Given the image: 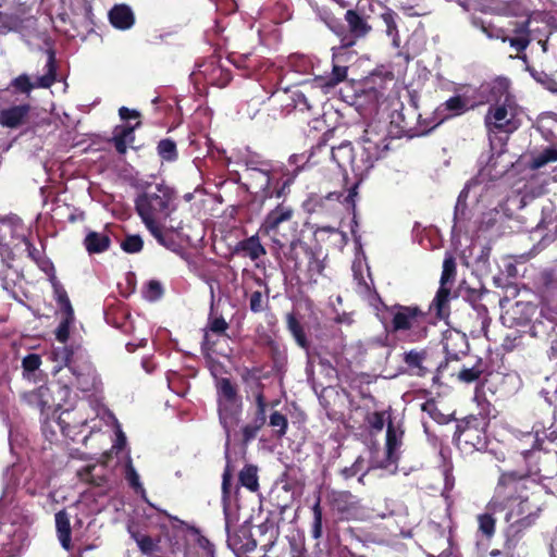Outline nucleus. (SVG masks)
Returning <instances> with one entry per match:
<instances>
[{
	"instance_id": "obj_42",
	"label": "nucleus",
	"mask_w": 557,
	"mask_h": 557,
	"mask_svg": "<svg viewBox=\"0 0 557 557\" xmlns=\"http://www.w3.org/2000/svg\"><path fill=\"white\" fill-rule=\"evenodd\" d=\"M313 524H312V536L319 539L322 535V510L320 507V500H318L313 507Z\"/></svg>"
},
{
	"instance_id": "obj_26",
	"label": "nucleus",
	"mask_w": 557,
	"mask_h": 557,
	"mask_svg": "<svg viewBox=\"0 0 557 557\" xmlns=\"http://www.w3.org/2000/svg\"><path fill=\"white\" fill-rule=\"evenodd\" d=\"M110 238L103 233L91 232L85 238V246L90 253H100L109 248Z\"/></svg>"
},
{
	"instance_id": "obj_59",
	"label": "nucleus",
	"mask_w": 557,
	"mask_h": 557,
	"mask_svg": "<svg viewBox=\"0 0 557 557\" xmlns=\"http://www.w3.org/2000/svg\"><path fill=\"white\" fill-rule=\"evenodd\" d=\"M115 149L119 153L123 154L127 150V146L129 143L125 141L123 138L113 137Z\"/></svg>"
},
{
	"instance_id": "obj_11",
	"label": "nucleus",
	"mask_w": 557,
	"mask_h": 557,
	"mask_svg": "<svg viewBox=\"0 0 557 557\" xmlns=\"http://www.w3.org/2000/svg\"><path fill=\"white\" fill-rule=\"evenodd\" d=\"M242 413L240 399L219 401L220 422L226 432V445H228L230 429L237 425Z\"/></svg>"
},
{
	"instance_id": "obj_63",
	"label": "nucleus",
	"mask_w": 557,
	"mask_h": 557,
	"mask_svg": "<svg viewBox=\"0 0 557 557\" xmlns=\"http://www.w3.org/2000/svg\"><path fill=\"white\" fill-rule=\"evenodd\" d=\"M528 70L530 71L531 75H532L535 79L540 81L539 73H537L535 70H533V69H529V67H528Z\"/></svg>"
},
{
	"instance_id": "obj_23",
	"label": "nucleus",
	"mask_w": 557,
	"mask_h": 557,
	"mask_svg": "<svg viewBox=\"0 0 557 557\" xmlns=\"http://www.w3.org/2000/svg\"><path fill=\"white\" fill-rule=\"evenodd\" d=\"M246 173L252 188L257 191H263L265 196L270 195L269 188L271 177L269 171L257 168H247Z\"/></svg>"
},
{
	"instance_id": "obj_18",
	"label": "nucleus",
	"mask_w": 557,
	"mask_h": 557,
	"mask_svg": "<svg viewBox=\"0 0 557 557\" xmlns=\"http://www.w3.org/2000/svg\"><path fill=\"white\" fill-rule=\"evenodd\" d=\"M109 18L115 28L122 30L131 28L135 22L132 9L125 4L114 5L109 12Z\"/></svg>"
},
{
	"instance_id": "obj_38",
	"label": "nucleus",
	"mask_w": 557,
	"mask_h": 557,
	"mask_svg": "<svg viewBox=\"0 0 557 557\" xmlns=\"http://www.w3.org/2000/svg\"><path fill=\"white\" fill-rule=\"evenodd\" d=\"M265 423V418H255L253 421L243 428V440L245 443L253 440L258 433V431Z\"/></svg>"
},
{
	"instance_id": "obj_16",
	"label": "nucleus",
	"mask_w": 557,
	"mask_h": 557,
	"mask_svg": "<svg viewBox=\"0 0 557 557\" xmlns=\"http://www.w3.org/2000/svg\"><path fill=\"white\" fill-rule=\"evenodd\" d=\"M487 101L502 103L515 101L516 98L510 91V82L505 77H497L487 85Z\"/></svg>"
},
{
	"instance_id": "obj_30",
	"label": "nucleus",
	"mask_w": 557,
	"mask_h": 557,
	"mask_svg": "<svg viewBox=\"0 0 557 557\" xmlns=\"http://www.w3.org/2000/svg\"><path fill=\"white\" fill-rule=\"evenodd\" d=\"M239 481L242 485L248 490L252 492L257 491L259 486L257 468L253 466H246L239 473Z\"/></svg>"
},
{
	"instance_id": "obj_28",
	"label": "nucleus",
	"mask_w": 557,
	"mask_h": 557,
	"mask_svg": "<svg viewBox=\"0 0 557 557\" xmlns=\"http://www.w3.org/2000/svg\"><path fill=\"white\" fill-rule=\"evenodd\" d=\"M61 320L55 330V337L60 343H65L70 336V327L74 322V311L60 312Z\"/></svg>"
},
{
	"instance_id": "obj_20",
	"label": "nucleus",
	"mask_w": 557,
	"mask_h": 557,
	"mask_svg": "<svg viewBox=\"0 0 557 557\" xmlns=\"http://www.w3.org/2000/svg\"><path fill=\"white\" fill-rule=\"evenodd\" d=\"M347 78V66L334 64L329 77H319L314 81V86L324 94H329L336 85Z\"/></svg>"
},
{
	"instance_id": "obj_54",
	"label": "nucleus",
	"mask_w": 557,
	"mask_h": 557,
	"mask_svg": "<svg viewBox=\"0 0 557 557\" xmlns=\"http://www.w3.org/2000/svg\"><path fill=\"white\" fill-rule=\"evenodd\" d=\"M385 414L386 412H374L372 413L368 421L372 429L376 431H382L385 424Z\"/></svg>"
},
{
	"instance_id": "obj_6",
	"label": "nucleus",
	"mask_w": 557,
	"mask_h": 557,
	"mask_svg": "<svg viewBox=\"0 0 557 557\" xmlns=\"http://www.w3.org/2000/svg\"><path fill=\"white\" fill-rule=\"evenodd\" d=\"M45 67L46 73L37 76L35 82H32L28 75L22 74L12 82V85L25 94H28L34 88H49L55 81V60L51 51L48 52Z\"/></svg>"
},
{
	"instance_id": "obj_56",
	"label": "nucleus",
	"mask_w": 557,
	"mask_h": 557,
	"mask_svg": "<svg viewBox=\"0 0 557 557\" xmlns=\"http://www.w3.org/2000/svg\"><path fill=\"white\" fill-rule=\"evenodd\" d=\"M478 187V183L476 182H472L470 184H468L463 189L462 191L460 193L459 197H458V200H457V205H456V211L459 210V208L462 206L463 203V200L468 197V194L472 190H474L475 188Z\"/></svg>"
},
{
	"instance_id": "obj_40",
	"label": "nucleus",
	"mask_w": 557,
	"mask_h": 557,
	"mask_svg": "<svg viewBox=\"0 0 557 557\" xmlns=\"http://www.w3.org/2000/svg\"><path fill=\"white\" fill-rule=\"evenodd\" d=\"M269 423L280 436H283L286 433L288 425L287 419L284 414L280 413L278 411H274L270 416Z\"/></svg>"
},
{
	"instance_id": "obj_55",
	"label": "nucleus",
	"mask_w": 557,
	"mask_h": 557,
	"mask_svg": "<svg viewBox=\"0 0 557 557\" xmlns=\"http://www.w3.org/2000/svg\"><path fill=\"white\" fill-rule=\"evenodd\" d=\"M255 400H256V405H257L256 417L257 418H260V417L265 418L267 404H265V399L261 392H257L255 394Z\"/></svg>"
},
{
	"instance_id": "obj_34",
	"label": "nucleus",
	"mask_w": 557,
	"mask_h": 557,
	"mask_svg": "<svg viewBox=\"0 0 557 557\" xmlns=\"http://www.w3.org/2000/svg\"><path fill=\"white\" fill-rule=\"evenodd\" d=\"M219 401L240 399L235 386L228 379H221L218 383Z\"/></svg>"
},
{
	"instance_id": "obj_3",
	"label": "nucleus",
	"mask_w": 557,
	"mask_h": 557,
	"mask_svg": "<svg viewBox=\"0 0 557 557\" xmlns=\"http://www.w3.org/2000/svg\"><path fill=\"white\" fill-rule=\"evenodd\" d=\"M361 146L362 162H356L357 170H370L374 162L383 157L388 149L386 125L381 121H373L363 129L359 141Z\"/></svg>"
},
{
	"instance_id": "obj_14",
	"label": "nucleus",
	"mask_w": 557,
	"mask_h": 557,
	"mask_svg": "<svg viewBox=\"0 0 557 557\" xmlns=\"http://www.w3.org/2000/svg\"><path fill=\"white\" fill-rule=\"evenodd\" d=\"M21 400L27 406L38 409L41 414L51 407V394L49 387L41 385L29 392L21 393Z\"/></svg>"
},
{
	"instance_id": "obj_35",
	"label": "nucleus",
	"mask_w": 557,
	"mask_h": 557,
	"mask_svg": "<svg viewBox=\"0 0 557 557\" xmlns=\"http://www.w3.org/2000/svg\"><path fill=\"white\" fill-rule=\"evenodd\" d=\"M287 325H288V330L293 334L296 343L300 347L306 348L307 347V338H306V335L304 333L302 326L296 320V318L289 314L287 317Z\"/></svg>"
},
{
	"instance_id": "obj_13",
	"label": "nucleus",
	"mask_w": 557,
	"mask_h": 557,
	"mask_svg": "<svg viewBox=\"0 0 557 557\" xmlns=\"http://www.w3.org/2000/svg\"><path fill=\"white\" fill-rule=\"evenodd\" d=\"M73 413L69 409H64L57 420H46L44 422V430L46 431L49 426H52L53 423L59 428L61 433L64 436L74 438V436L78 433V429L84 426L86 423L85 419L74 420L72 419Z\"/></svg>"
},
{
	"instance_id": "obj_60",
	"label": "nucleus",
	"mask_w": 557,
	"mask_h": 557,
	"mask_svg": "<svg viewBox=\"0 0 557 557\" xmlns=\"http://www.w3.org/2000/svg\"><path fill=\"white\" fill-rule=\"evenodd\" d=\"M126 444L125 434L119 429L116 432V443L113 448L121 449Z\"/></svg>"
},
{
	"instance_id": "obj_22",
	"label": "nucleus",
	"mask_w": 557,
	"mask_h": 557,
	"mask_svg": "<svg viewBox=\"0 0 557 557\" xmlns=\"http://www.w3.org/2000/svg\"><path fill=\"white\" fill-rule=\"evenodd\" d=\"M472 106L469 103V100L461 97V96H455L446 100L438 110L441 112H447L444 116V119L453 117L457 115H461L466 113L468 110H470Z\"/></svg>"
},
{
	"instance_id": "obj_1",
	"label": "nucleus",
	"mask_w": 557,
	"mask_h": 557,
	"mask_svg": "<svg viewBox=\"0 0 557 557\" xmlns=\"http://www.w3.org/2000/svg\"><path fill=\"white\" fill-rule=\"evenodd\" d=\"M544 486L531 475H517L515 472L503 473L495 487L494 496L486 507V512L478 517L479 530L487 537L495 532L494 515L507 509L505 520L521 527L530 525L542 510Z\"/></svg>"
},
{
	"instance_id": "obj_24",
	"label": "nucleus",
	"mask_w": 557,
	"mask_h": 557,
	"mask_svg": "<svg viewBox=\"0 0 557 557\" xmlns=\"http://www.w3.org/2000/svg\"><path fill=\"white\" fill-rule=\"evenodd\" d=\"M55 528L58 532V539L62 547L66 550L71 549V524L69 515L61 510L55 513Z\"/></svg>"
},
{
	"instance_id": "obj_15",
	"label": "nucleus",
	"mask_w": 557,
	"mask_h": 557,
	"mask_svg": "<svg viewBox=\"0 0 557 557\" xmlns=\"http://www.w3.org/2000/svg\"><path fill=\"white\" fill-rule=\"evenodd\" d=\"M332 158L333 160L339 165L345 166L346 164H350L352 171L356 175H363L369 170H357L356 162H362V154L360 153L359 157L354 154L352 147L350 143H343L337 147H334L332 149Z\"/></svg>"
},
{
	"instance_id": "obj_36",
	"label": "nucleus",
	"mask_w": 557,
	"mask_h": 557,
	"mask_svg": "<svg viewBox=\"0 0 557 557\" xmlns=\"http://www.w3.org/2000/svg\"><path fill=\"white\" fill-rule=\"evenodd\" d=\"M359 473L361 475L358 478V481L362 482L364 475V460L362 457H358L350 467H345L341 470V474L345 480L351 479Z\"/></svg>"
},
{
	"instance_id": "obj_50",
	"label": "nucleus",
	"mask_w": 557,
	"mask_h": 557,
	"mask_svg": "<svg viewBox=\"0 0 557 557\" xmlns=\"http://www.w3.org/2000/svg\"><path fill=\"white\" fill-rule=\"evenodd\" d=\"M483 33L492 39H500L503 42H507V30L502 27H482Z\"/></svg>"
},
{
	"instance_id": "obj_37",
	"label": "nucleus",
	"mask_w": 557,
	"mask_h": 557,
	"mask_svg": "<svg viewBox=\"0 0 557 557\" xmlns=\"http://www.w3.org/2000/svg\"><path fill=\"white\" fill-rule=\"evenodd\" d=\"M158 152L166 161H174L177 158L176 145L171 139H162L158 145Z\"/></svg>"
},
{
	"instance_id": "obj_4",
	"label": "nucleus",
	"mask_w": 557,
	"mask_h": 557,
	"mask_svg": "<svg viewBox=\"0 0 557 557\" xmlns=\"http://www.w3.org/2000/svg\"><path fill=\"white\" fill-rule=\"evenodd\" d=\"M520 108L516 100L492 103L485 114L484 123L488 132L512 133L519 125Z\"/></svg>"
},
{
	"instance_id": "obj_31",
	"label": "nucleus",
	"mask_w": 557,
	"mask_h": 557,
	"mask_svg": "<svg viewBox=\"0 0 557 557\" xmlns=\"http://www.w3.org/2000/svg\"><path fill=\"white\" fill-rule=\"evenodd\" d=\"M129 533H131L132 537L135 540V542L137 543L139 549L144 554L151 555L158 550V544L151 537H149L145 534L138 533V532H134L131 529H129Z\"/></svg>"
},
{
	"instance_id": "obj_41",
	"label": "nucleus",
	"mask_w": 557,
	"mask_h": 557,
	"mask_svg": "<svg viewBox=\"0 0 557 557\" xmlns=\"http://www.w3.org/2000/svg\"><path fill=\"white\" fill-rule=\"evenodd\" d=\"M125 476H126V480L128 481V483L137 492H140L141 494H145V488L143 487V485H141V483L139 481V475H138L137 471L135 470V468L133 467L131 458H128V460L126 462Z\"/></svg>"
},
{
	"instance_id": "obj_43",
	"label": "nucleus",
	"mask_w": 557,
	"mask_h": 557,
	"mask_svg": "<svg viewBox=\"0 0 557 557\" xmlns=\"http://www.w3.org/2000/svg\"><path fill=\"white\" fill-rule=\"evenodd\" d=\"M41 364V359L38 355L30 354L27 355L23 361V370H24V376L28 377L30 373L36 371Z\"/></svg>"
},
{
	"instance_id": "obj_48",
	"label": "nucleus",
	"mask_w": 557,
	"mask_h": 557,
	"mask_svg": "<svg viewBox=\"0 0 557 557\" xmlns=\"http://www.w3.org/2000/svg\"><path fill=\"white\" fill-rule=\"evenodd\" d=\"M139 122L135 126H117L114 129V136L123 138L125 141L132 144L134 141V131L139 126Z\"/></svg>"
},
{
	"instance_id": "obj_61",
	"label": "nucleus",
	"mask_w": 557,
	"mask_h": 557,
	"mask_svg": "<svg viewBox=\"0 0 557 557\" xmlns=\"http://www.w3.org/2000/svg\"><path fill=\"white\" fill-rule=\"evenodd\" d=\"M298 97V103L299 104H305L307 107V109H311V104L308 103V99L305 95L300 94L297 96Z\"/></svg>"
},
{
	"instance_id": "obj_39",
	"label": "nucleus",
	"mask_w": 557,
	"mask_h": 557,
	"mask_svg": "<svg viewBox=\"0 0 557 557\" xmlns=\"http://www.w3.org/2000/svg\"><path fill=\"white\" fill-rule=\"evenodd\" d=\"M143 239L139 235H129L122 243L121 247L128 253H136L143 249Z\"/></svg>"
},
{
	"instance_id": "obj_21",
	"label": "nucleus",
	"mask_w": 557,
	"mask_h": 557,
	"mask_svg": "<svg viewBox=\"0 0 557 557\" xmlns=\"http://www.w3.org/2000/svg\"><path fill=\"white\" fill-rule=\"evenodd\" d=\"M84 358L83 355H77L67 347H59L52 351L53 361L60 363L59 367L54 368V373H59L63 368L72 371V364H77Z\"/></svg>"
},
{
	"instance_id": "obj_53",
	"label": "nucleus",
	"mask_w": 557,
	"mask_h": 557,
	"mask_svg": "<svg viewBox=\"0 0 557 557\" xmlns=\"http://www.w3.org/2000/svg\"><path fill=\"white\" fill-rule=\"evenodd\" d=\"M232 474L228 468L224 470L223 479H222V500L224 504V508H226V502L230 496Z\"/></svg>"
},
{
	"instance_id": "obj_62",
	"label": "nucleus",
	"mask_w": 557,
	"mask_h": 557,
	"mask_svg": "<svg viewBox=\"0 0 557 557\" xmlns=\"http://www.w3.org/2000/svg\"><path fill=\"white\" fill-rule=\"evenodd\" d=\"M23 242L25 243V245H26V247H27V250H28L29 256H32V257H33V253H34V251H35L36 249H35V248H34V246L28 242V239H27L26 237H23Z\"/></svg>"
},
{
	"instance_id": "obj_45",
	"label": "nucleus",
	"mask_w": 557,
	"mask_h": 557,
	"mask_svg": "<svg viewBox=\"0 0 557 557\" xmlns=\"http://www.w3.org/2000/svg\"><path fill=\"white\" fill-rule=\"evenodd\" d=\"M267 306V300L261 292L256 290L250 295L249 298V308L252 312L258 313L264 310Z\"/></svg>"
},
{
	"instance_id": "obj_52",
	"label": "nucleus",
	"mask_w": 557,
	"mask_h": 557,
	"mask_svg": "<svg viewBox=\"0 0 557 557\" xmlns=\"http://www.w3.org/2000/svg\"><path fill=\"white\" fill-rule=\"evenodd\" d=\"M385 26H386V33L388 36H393L396 34V22H395V14L394 12L387 10L381 15Z\"/></svg>"
},
{
	"instance_id": "obj_10",
	"label": "nucleus",
	"mask_w": 557,
	"mask_h": 557,
	"mask_svg": "<svg viewBox=\"0 0 557 557\" xmlns=\"http://www.w3.org/2000/svg\"><path fill=\"white\" fill-rule=\"evenodd\" d=\"M71 373L74 376L76 387L82 392H89L96 387V372L85 357L77 364H72Z\"/></svg>"
},
{
	"instance_id": "obj_57",
	"label": "nucleus",
	"mask_w": 557,
	"mask_h": 557,
	"mask_svg": "<svg viewBox=\"0 0 557 557\" xmlns=\"http://www.w3.org/2000/svg\"><path fill=\"white\" fill-rule=\"evenodd\" d=\"M119 115L122 120L126 121L129 119H138L139 112L136 110H131L126 107H121L119 110Z\"/></svg>"
},
{
	"instance_id": "obj_46",
	"label": "nucleus",
	"mask_w": 557,
	"mask_h": 557,
	"mask_svg": "<svg viewBox=\"0 0 557 557\" xmlns=\"http://www.w3.org/2000/svg\"><path fill=\"white\" fill-rule=\"evenodd\" d=\"M162 295V286L158 281H150L145 290V298L154 301Z\"/></svg>"
},
{
	"instance_id": "obj_5",
	"label": "nucleus",
	"mask_w": 557,
	"mask_h": 557,
	"mask_svg": "<svg viewBox=\"0 0 557 557\" xmlns=\"http://www.w3.org/2000/svg\"><path fill=\"white\" fill-rule=\"evenodd\" d=\"M393 332L419 329L425 321V313L417 306L395 305L388 309Z\"/></svg>"
},
{
	"instance_id": "obj_19",
	"label": "nucleus",
	"mask_w": 557,
	"mask_h": 557,
	"mask_svg": "<svg viewBox=\"0 0 557 557\" xmlns=\"http://www.w3.org/2000/svg\"><path fill=\"white\" fill-rule=\"evenodd\" d=\"M456 442L461 447H470L478 450L485 446L484 435L472 426L459 430Z\"/></svg>"
},
{
	"instance_id": "obj_17",
	"label": "nucleus",
	"mask_w": 557,
	"mask_h": 557,
	"mask_svg": "<svg viewBox=\"0 0 557 557\" xmlns=\"http://www.w3.org/2000/svg\"><path fill=\"white\" fill-rule=\"evenodd\" d=\"M333 507L345 519H354L357 517L359 507L358 502L350 493H338L333 497Z\"/></svg>"
},
{
	"instance_id": "obj_27",
	"label": "nucleus",
	"mask_w": 557,
	"mask_h": 557,
	"mask_svg": "<svg viewBox=\"0 0 557 557\" xmlns=\"http://www.w3.org/2000/svg\"><path fill=\"white\" fill-rule=\"evenodd\" d=\"M240 250L244 251L251 260L256 261L265 255V249L261 245L257 236H251L239 244Z\"/></svg>"
},
{
	"instance_id": "obj_8",
	"label": "nucleus",
	"mask_w": 557,
	"mask_h": 557,
	"mask_svg": "<svg viewBox=\"0 0 557 557\" xmlns=\"http://www.w3.org/2000/svg\"><path fill=\"white\" fill-rule=\"evenodd\" d=\"M404 430L399 424H395L393 421H388L386 430V459L379 465L381 468H388L395 465L403 445Z\"/></svg>"
},
{
	"instance_id": "obj_44",
	"label": "nucleus",
	"mask_w": 557,
	"mask_h": 557,
	"mask_svg": "<svg viewBox=\"0 0 557 557\" xmlns=\"http://www.w3.org/2000/svg\"><path fill=\"white\" fill-rule=\"evenodd\" d=\"M71 400V389L67 384L60 386L59 392L54 397L51 396V403L54 401L57 407L61 409Z\"/></svg>"
},
{
	"instance_id": "obj_58",
	"label": "nucleus",
	"mask_w": 557,
	"mask_h": 557,
	"mask_svg": "<svg viewBox=\"0 0 557 557\" xmlns=\"http://www.w3.org/2000/svg\"><path fill=\"white\" fill-rule=\"evenodd\" d=\"M227 323L224 319H214L211 323V330L215 333H222L226 330Z\"/></svg>"
},
{
	"instance_id": "obj_64",
	"label": "nucleus",
	"mask_w": 557,
	"mask_h": 557,
	"mask_svg": "<svg viewBox=\"0 0 557 557\" xmlns=\"http://www.w3.org/2000/svg\"><path fill=\"white\" fill-rule=\"evenodd\" d=\"M490 555H491L492 557H495V556L500 555V552H499V550H497V549H494V550H492V552L490 553Z\"/></svg>"
},
{
	"instance_id": "obj_12",
	"label": "nucleus",
	"mask_w": 557,
	"mask_h": 557,
	"mask_svg": "<svg viewBox=\"0 0 557 557\" xmlns=\"http://www.w3.org/2000/svg\"><path fill=\"white\" fill-rule=\"evenodd\" d=\"M529 24H530L529 20H525L523 22H511L510 23V28L508 29V32L512 36H509L507 34V42L517 52L524 51L531 42Z\"/></svg>"
},
{
	"instance_id": "obj_9",
	"label": "nucleus",
	"mask_w": 557,
	"mask_h": 557,
	"mask_svg": "<svg viewBox=\"0 0 557 557\" xmlns=\"http://www.w3.org/2000/svg\"><path fill=\"white\" fill-rule=\"evenodd\" d=\"M456 276V261L453 255L446 253L444 262H443V272L441 276V287L436 294L434 299V305L438 312H441L444 306L448 301V297L450 294V288L446 285L451 283Z\"/></svg>"
},
{
	"instance_id": "obj_32",
	"label": "nucleus",
	"mask_w": 557,
	"mask_h": 557,
	"mask_svg": "<svg viewBox=\"0 0 557 557\" xmlns=\"http://www.w3.org/2000/svg\"><path fill=\"white\" fill-rule=\"evenodd\" d=\"M555 161H557V149L549 147L532 158L531 166L532 169H540Z\"/></svg>"
},
{
	"instance_id": "obj_47",
	"label": "nucleus",
	"mask_w": 557,
	"mask_h": 557,
	"mask_svg": "<svg viewBox=\"0 0 557 557\" xmlns=\"http://www.w3.org/2000/svg\"><path fill=\"white\" fill-rule=\"evenodd\" d=\"M422 360H423V355L421 352H418L414 350L407 352L405 356L406 363L411 368H417L419 370L417 372L419 375L422 374V366H421Z\"/></svg>"
},
{
	"instance_id": "obj_7",
	"label": "nucleus",
	"mask_w": 557,
	"mask_h": 557,
	"mask_svg": "<svg viewBox=\"0 0 557 557\" xmlns=\"http://www.w3.org/2000/svg\"><path fill=\"white\" fill-rule=\"evenodd\" d=\"M293 209L283 205L277 206L268 213L261 230L278 246L284 247L285 243L278 238V228L282 223L288 222L293 218Z\"/></svg>"
},
{
	"instance_id": "obj_29",
	"label": "nucleus",
	"mask_w": 557,
	"mask_h": 557,
	"mask_svg": "<svg viewBox=\"0 0 557 557\" xmlns=\"http://www.w3.org/2000/svg\"><path fill=\"white\" fill-rule=\"evenodd\" d=\"M54 298L60 307V312L74 311L64 287L55 280H52Z\"/></svg>"
},
{
	"instance_id": "obj_49",
	"label": "nucleus",
	"mask_w": 557,
	"mask_h": 557,
	"mask_svg": "<svg viewBox=\"0 0 557 557\" xmlns=\"http://www.w3.org/2000/svg\"><path fill=\"white\" fill-rule=\"evenodd\" d=\"M422 410L428 412L432 419H434L438 423H445L447 418L445 414L441 413L436 407L434 401H426L422 405Z\"/></svg>"
},
{
	"instance_id": "obj_2",
	"label": "nucleus",
	"mask_w": 557,
	"mask_h": 557,
	"mask_svg": "<svg viewBox=\"0 0 557 557\" xmlns=\"http://www.w3.org/2000/svg\"><path fill=\"white\" fill-rule=\"evenodd\" d=\"M173 190L163 184L148 187L135 201L136 211L146 228L157 242L169 247L165 235L177 232L182 228L181 222L177 225L168 224L172 222L171 215L176 210Z\"/></svg>"
},
{
	"instance_id": "obj_33",
	"label": "nucleus",
	"mask_w": 557,
	"mask_h": 557,
	"mask_svg": "<svg viewBox=\"0 0 557 557\" xmlns=\"http://www.w3.org/2000/svg\"><path fill=\"white\" fill-rule=\"evenodd\" d=\"M346 21L354 34L357 36H363L368 33L369 27L366 22L354 11H347Z\"/></svg>"
},
{
	"instance_id": "obj_51",
	"label": "nucleus",
	"mask_w": 557,
	"mask_h": 557,
	"mask_svg": "<svg viewBox=\"0 0 557 557\" xmlns=\"http://www.w3.org/2000/svg\"><path fill=\"white\" fill-rule=\"evenodd\" d=\"M481 372L476 367L465 368L459 372L458 377L463 382L470 383L479 379Z\"/></svg>"
},
{
	"instance_id": "obj_25",
	"label": "nucleus",
	"mask_w": 557,
	"mask_h": 557,
	"mask_svg": "<svg viewBox=\"0 0 557 557\" xmlns=\"http://www.w3.org/2000/svg\"><path fill=\"white\" fill-rule=\"evenodd\" d=\"M28 112L27 106H16L1 111L0 124L8 127L18 126Z\"/></svg>"
}]
</instances>
